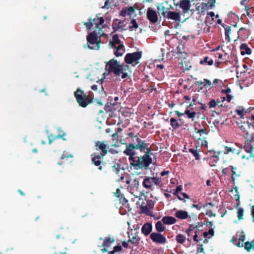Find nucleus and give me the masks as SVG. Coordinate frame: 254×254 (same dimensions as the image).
I'll return each instance as SVG.
<instances>
[{"instance_id": "nucleus-1", "label": "nucleus", "mask_w": 254, "mask_h": 254, "mask_svg": "<svg viewBox=\"0 0 254 254\" xmlns=\"http://www.w3.org/2000/svg\"><path fill=\"white\" fill-rule=\"evenodd\" d=\"M126 139L129 142L126 143V147L123 153L128 156L130 165L135 170L147 169L152 163V149L149 144L140 138L139 133L128 132Z\"/></svg>"}, {"instance_id": "nucleus-2", "label": "nucleus", "mask_w": 254, "mask_h": 254, "mask_svg": "<svg viewBox=\"0 0 254 254\" xmlns=\"http://www.w3.org/2000/svg\"><path fill=\"white\" fill-rule=\"evenodd\" d=\"M107 67L109 73H113L117 76H121L122 79L126 78L128 75L126 71L128 69V65L120 64L119 62L114 59L107 63L106 67Z\"/></svg>"}, {"instance_id": "nucleus-3", "label": "nucleus", "mask_w": 254, "mask_h": 254, "mask_svg": "<svg viewBox=\"0 0 254 254\" xmlns=\"http://www.w3.org/2000/svg\"><path fill=\"white\" fill-rule=\"evenodd\" d=\"M74 96L79 105L83 108L86 107L93 102L92 98L89 95H86L84 92L80 88L74 92Z\"/></svg>"}, {"instance_id": "nucleus-4", "label": "nucleus", "mask_w": 254, "mask_h": 254, "mask_svg": "<svg viewBox=\"0 0 254 254\" xmlns=\"http://www.w3.org/2000/svg\"><path fill=\"white\" fill-rule=\"evenodd\" d=\"M87 43L85 45L84 47H88L92 50H99L100 48V45L101 42V39L97 36V33L95 31L90 33L87 36Z\"/></svg>"}, {"instance_id": "nucleus-5", "label": "nucleus", "mask_w": 254, "mask_h": 254, "mask_svg": "<svg viewBox=\"0 0 254 254\" xmlns=\"http://www.w3.org/2000/svg\"><path fill=\"white\" fill-rule=\"evenodd\" d=\"M142 57L141 52H136L132 53H127L125 57V62L127 64H131L134 66L139 63L138 60Z\"/></svg>"}, {"instance_id": "nucleus-6", "label": "nucleus", "mask_w": 254, "mask_h": 254, "mask_svg": "<svg viewBox=\"0 0 254 254\" xmlns=\"http://www.w3.org/2000/svg\"><path fill=\"white\" fill-rule=\"evenodd\" d=\"M161 183V179L157 177H146L142 182V186L146 189L153 190L154 185H159Z\"/></svg>"}, {"instance_id": "nucleus-7", "label": "nucleus", "mask_w": 254, "mask_h": 254, "mask_svg": "<svg viewBox=\"0 0 254 254\" xmlns=\"http://www.w3.org/2000/svg\"><path fill=\"white\" fill-rule=\"evenodd\" d=\"M194 130L196 133H198L199 137L198 138V143L201 146L207 147L208 142L206 140V135L208 134V131L206 128H203L201 129H197L196 127L194 128Z\"/></svg>"}, {"instance_id": "nucleus-8", "label": "nucleus", "mask_w": 254, "mask_h": 254, "mask_svg": "<svg viewBox=\"0 0 254 254\" xmlns=\"http://www.w3.org/2000/svg\"><path fill=\"white\" fill-rule=\"evenodd\" d=\"M150 238L153 243L163 245L167 243L166 237L161 232H153L150 235Z\"/></svg>"}, {"instance_id": "nucleus-9", "label": "nucleus", "mask_w": 254, "mask_h": 254, "mask_svg": "<svg viewBox=\"0 0 254 254\" xmlns=\"http://www.w3.org/2000/svg\"><path fill=\"white\" fill-rule=\"evenodd\" d=\"M125 20H120L117 18L114 19L112 25V28L113 29L112 33H115L119 30H121L122 31H126V24H125Z\"/></svg>"}, {"instance_id": "nucleus-10", "label": "nucleus", "mask_w": 254, "mask_h": 254, "mask_svg": "<svg viewBox=\"0 0 254 254\" xmlns=\"http://www.w3.org/2000/svg\"><path fill=\"white\" fill-rule=\"evenodd\" d=\"M146 17L149 22L155 24L158 20V16L156 11L151 7H148L146 11Z\"/></svg>"}, {"instance_id": "nucleus-11", "label": "nucleus", "mask_w": 254, "mask_h": 254, "mask_svg": "<svg viewBox=\"0 0 254 254\" xmlns=\"http://www.w3.org/2000/svg\"><path fill=\"white\" fill-rule=\"evenodd\" d=\"M95 146L97 147L96 149L97 150L101 151V152L99 154L104 157L107 154L109 146L106 141H98L96 142Z\"/></svg>"}, {"instance_id": "nucleus-12", "label": "nucleus", "mask_w": 254, "mask_h": 254, "mask_svg": "<svg viewBox=\"0 0 254 254\" xmlns=\"http://www.w3.org/2000/svg\"><path fill=\"white\" fill-rule=\"evenodd\" d=\"M162 15L168 19L179 21L181 19L180 14L179 12L168 11H163L161 12Z\"/></svg>"}, {"instance_id": "nucleus-13", "label": "nucleus", "mask_w": 254, "mask_h": 254, "mask_svg": "<svg viewBox=\"0 0 254 254\" xmlns=\"http://www.w3.org/2000/svg\"><path fill=\"white\" fill-rule=\"evenodd\" d=\"M91 157L92 164L98 167L99 170H102L103 168L101 165H104V163L103 162L102 163L101 159H103L104 157L100 154H96L95 153L92 154Z\"/></svg>"}, {"instance_id": "nucleus-14", "label": "nucleus", "mask_w": 254, "mask_h": 254, "mask_svg": "<svg viewBox=\"0 0 254 254\" xmlns=\"http://www.w3.org/2000/svg\"><path fill=\"white\" fill-rule=\"evenodd\" d=\"M93 25H95V29L98 30L99 31L103 28V23L105 22L103 17H99L97 15H96L95 18L92 19Z\"/></svg>"}, {"instance_id": "nucleus-15", "label": "nucleus", "mask_w": 254, "mask_h": 254, "mask_svg": "<svg viewBox=\"0 0 254 254\" xmlns=\"http://www.w3.org/2000/svg\"><path fill=\"white\" fill-rule=\"evenodd\" d=\"M193 0H181L179 2L180 7L184 13L187 12L191 7L190 2Z\"/></svg>"}, {"instance_id": "nucleus-16", "label": "nucleus", "mask_w": 254, "mask_h": 254, "mask_svg": "<svg viewBox=\"0 0 254 254\" xmlns=\"http://www.w3.org/2000/svg\"><path fill=\"white\" fill-rule=\"evenodd\" d=\"M153 226L151 223H145L141 228V233L145 236H147L152 231Z\"/></svg>"}, {"instance_id": "nucleus-17", "label": "nucleus", "mask_w": 254, "mask_h": 254, "mask_svg": "<svg viewBox=\"0 0 254 254\" xmlns=\"http://www.w3.org/2000/svg\"><path fill=\"white\" fill-rule=\"evenodd\" d=\"M121 41L119 39V37L118 34L113 35L112 39L109 41V46L110 48H114L117 47V45L121 44Z\"/></svg>"}, {"instance_id": "nucleus-18", "label": "nucleus", "mask_w": 254, "mask_h": 254, "mask_svg": "<svg viewBox=\"0 0 254 254\" xmlns=\"http://www.w3.org/2000/svg\"><path fill=\"white\" fill-rule=\"evenodd\" d=\"M128 242L135 245H138L139 243L140 238L139 237L138 233L136 232L134 234H131V236L128 235Z\"/></svg>"}, {"instance_id": "nucleus-19", "label": "nucleus", "mask_w": 254, "mask_h": 254, "mask_svg": "<svg viewBox=\"0 0 254 254\" xmlns=\"http://www.w3.org/2000/svg\"><path fill=\"white\" fill-rule=\"evenodd\" d=\"M228 168H230L232 172L231 179L233 183L234 184L236 178L241 176V172L238 171L237 168L235 166L230 165Z\"/></svg>"}, {"instance_id": "nucleus-20", "label": "nucleus", "mask_w": 254, "mask_h": 254, "mask_svg": "<svg viewBox=\"0 0 254 254\" xmlns=\"http://www.w3.org/2000/svg\"><path fill=\"white\" fill-rule=\"evenodd\" d=\"M115 48L114 53L117 57H122L125 52V48L123 44H120Z\"/></svg>"}, {"instance_id": "nucleus-21", "label": "nucleus", "mask_w": 254, "mask_h": 254, "mask_svg": "<svg viewBox=\"0 0 254 254\" xmlns=\"http://www.w3.org/2000/svg\"><path fill=\"white\" fill-rule=\"evenodd\" d=\"M162 222L166 225H172L176 223L177 220L175 218L172 216H164L162 218Z\"/></svg>"}, {"instance_id": "nucleus-22", "label": "nucleus", "mask_w": 254, "mask_h": 254, "mask_svg": "<svg viewBox=\"0 0 254 254\" xmlns=\"http://www.w3.org/2000/svg\"><path fill=\"white\" fill-rule=\"evenodd\" d=\"M175 216L180 219H186L188 217L189 214L186 211L180 210L175 213Z\"/></svg>"}, {"instance_id": "nucleus-23", "label": "nucleus", "mask_w": 254, "mask_h": 254, "mask_svg": "<svg viewBox=\"0 0 254 254\" xmlns=\"http://www.w3.org/2000/svg\"><path fill=\"white\" fill-rule=\"evenodd\" d=\"M240 49L241 50V54L243 56L245 54L250 55L252 53L251 49L246 43H243L240 46Z\"/></svg>"}, {"instance_id": "nucleus-24", "label": "nucleus", "mask_w": 254, "mask_h": 254, "mask_svg": "<svg viewBox=\"0 0 254 254\" xmlns=\"http://www.w3.org/2000/svg\"><path fill=\"white\" fill-rule=\"evenodd\" d=\"M140 209L142 213L145 214L147 216L154 217L152 211L150 210V209L147 206L142 204L140 206Z\"/></svg>"}, {"instance_id": "nucleus-25", "label": "nucleus", "mask_w": 254, "mask_h": 254, "mask_svg": "<svg viewBox=\"0 0 254 254\" xmlns=\"http://www.w3.org/2000/svg\"><path fill=\"white\" fill-rule=\"evenodd\" d=\"M200 64L202 65H212L213 64V60L208 56L204 57L203 60L200 61Z\"/></svg>"}, {"instance_id": "nucleus-26", "label": "nucleus", "mask_w": 254, "mask_h": 254, "mask_svg": "<svg viewBox=\"0 0 254 254\" xmlns=\"http://www.w3.org/2000/svg\"><path fill=\"white\" fill-rule=\"evenodd\" d=\"M223 27L225 29V40L229 42L230 41V34L231 31V27L227 25H223Z\"/></svg>"}, {"instance_id": "nucleus-27", "label": "nucleus", "mask_w": 254, "mask_h": 254, "mask_svg": "<svg viewBox=\"0 0 254 254\" xmlns=\"http://www.w3.org/2000/svg\"><path fill=\"white\" fill-rule=\"evenodd\" d=\"M162 221H159L155 224V229L157 232H163L165 231L166 227L163 225Z\"/></svg>"}, {"instance_id": "nucleus-28", "label": "nucleus", "mask_w": 254, "mask_h": 254, "mask_svg": "<svg viewBox=\"0 0 254 254\" xmlns=\"http://www.w3.org/2000/svg\"><path fill=\"white\" fill-rule=\"evenodd\" d=\"M198 146H196V148H190L189 149V152L191 153L193 156L195 157V159L196 160H200V155H199V151L197 149Z\"/></svg>"}, {"instance_id": "nucleus-29", "label": "nucleus", "mask_w": 254, "mask_h": 254, "mask_svg": "<svg viewBox=\"0 0 254 254\" xmlns=\"http://www.w3.org/2000/svg\"><path fill=\"white\" fill-rule=\"evenodd\" d=\"M115 242L114 239H111L110 236L107 237H106L104 240V242L102 244V247H108L111 243H113Z\"/></svg>"}, {"instance_id": "nucleus-30", "label": "nucleus", "mask_w": 254, "mask_h": 254, "mask_svg": "<svg viewBox=\"0 0 254 254\" xmlns=\"http://www.w3.org/2000/svg\"><path fill=\"white\" fill-rule=\"evenodd\" d=\"M244 249L248 252H250L252 249L254 250V239L251 242L244 243Z\"/></svg>"}, {"instance_id": "nucleus-31", "label": "nucleus", "mask_w": 254, "mask_h": 254, "mask_svg": "<svg viewBox=\"0 0 254 254\" xmlns=\"http://www.w3.org/2000/svg\"><path fill=\"white\" fill-rule=\"evenodd\" d=\"M192 109V108H191V110L187 109L185 112V114L187 116L188 118L191 119L192 121H193V119L196 115V113L194 111H192L191 110Z\"/></svg>"}, {"instance_id": "nucleus-32", "label": "nucleus", "mask_w": 254, "mask_h": 254, "mask_svg": "<svg viewBox=\"0 0 254 254\" xmlns=\"http://www.w3.org/2000/svg\"><path fill=\"white\" fill-rule=\"evenodd\" d=\"M170 125L174 129H177L180 127L182 125L180 124L178 121L174 118L170 119Z\"/></svg>"}, {"instance_id": "nucleus-33", "label": "nucleus", "mask_w": 254, "mask_h": 254, "mask_svg": "<svg viewBox=\"0 0 254 254\" xmlns=\"http://www.w3.org/2000/svg\"><path fill=\"white\" fill-rule=\"evenodd\" d=\"M138 27L136 19H132L129 23V30L132 31Z\"/></svg>"}, {"instance_id": "nucleus-34", "label": "nucleus", "mask_w": 254, "mask_h": 254, "mask_svg": "<svg viewBox=\"0 0 254 254\" xmlns=\"http://www.w3.org/2000/svg\"><path fill=\"white\" fill-rule=\"evenodd\" d=\"M186 239V237L181 234L177 235L176 237V240L177 243L181 244H183L185 242Z\"/></svg>"}, {"instance_id": "nucleus-35", "label": "nucleus", "mask_w": 254, "mask_h": 254, "mask_svg": "<svg viewBox=\"0 0 254 254\" xmlns=\"http://www.w3.org/2000/svg\"><path fill=\"white\" fill-rule=\"evenodd\" d=\"M196 228H197V226H195V225L193 224H190L189 228L186 230L185 232L187 235L191 236L192 235L193 231L196 229Z\"/></svg>"}, {"instance_id": "nucleus-36", "label": "nucleus", "mask_w": 254, "mask_h": 254, "mask_svg": "<svg viewBox=\"0 0 254 254\" xmlns=\"http://www.w3.org/2000/svg\"><path fill=\"white\" fill-rule=\"evenodd\" d=\"M244 210L243 208L240 207L238 208L237 217L239 220H243L244 219Z\"/></svg>"}, {"instance_id": "nucleus-37", "label": "nucleus", "mask_w": 254, "mask_h": 254, "mask_svg": "<svg viewBox=\"0 0 254 254\" xmlns=\"http://www.w3.org/2000/svg\"><path fill=\"white\" fill-rule=\"evenodd\" d=\"M62 137V135H61L60 134L57 135H54L52 134H50L48 136V139H49V143L51 144L52 142L58 138H61Z\"/></svg>"}, {"instance_id": "nucleus-38", "label": "nucleus", "mask_w": 254, "mask_h": 254, "mask_svg": "<svg viewBox=\"0 0 254 254\" xmlns=\"http://www.w3.org/2000/svg\"><path fill=\"white\" fill-rule=\"evenodd\" d=\"M122 247L121 246H115L113 250L108 252V254H115L117 252H120L122 250Z\"/></svg>"}, {"instance_id": "nucleus-39", "label": "nucleus", "mask_w": 254, "mask_h": 254, "mask_svg": "<svg viewBox=\"0 0 254 254\" xmlns=\"http://www.w3.org/2000/svg\"><path fill=\"white\" fill-rule=\"evenodd\" d=\"M219 160V157H217V156H211L210 158V162L211 163L212 166H215V164L218 162Z\"/></svg>"}, {"instance_id": "nucleus-40", "label": "nucleus", "mask_w": 254, "mask_h": 254, "mask_svg": "<svg viewBox=\"0 0 254 254\" xmlns=\"http://www.w3.org/2000/svg\"><path fill=\"white\" fill-rule=\"evenodd\" d=\"M196 10L198 11L200 14H204L206 9L205 8L203 5H202L201 3L199 5L196 7Z\"/></svg>"}, {"instance_id": "nucleus-41", "label": "nucleus", "mask_w": 254, "mask_h": 254, "mask_svg": "<svg viewBox=\"0 0 254 254\" xmlns=\"http://www.w3.org/2000/svg\"><path fill=\"white\" fill-rule=\"evenodd\" d=\"M244 137L247 139L248 140L252 142L254 138V136L252 134L249 133L248 131H246L245 134L244 135Z\"/></svg>"}, {"instance_id": "nucleus-42", "label": "nucleus", "mask_w": 254, "mask_h": 254, "mask_svg": "<svg viewBox=\"0 0 254 254\" xmlns=\"http://www.w3.org/2000/svg\"><path fill=\"white\" fill-rule=\"evenodd\" d=\"M112 170L116 174H118L121 169V165L119 164H115L112 166Z\"/></svg>"}, {"instance_id": "nucleus-43", "label": "nucleus", "mask_w": 254, "mask_h": 254, "mask_svg": "<svg viewBox=\"0 0 254 254\" xmlns=\"http://www.w3.org/2000/svg\"><path fill=\"white\" fill-rule=\"evenodd\" d=\"M205 215L209 217H215L216 215V213H213L211 210L208 209V208H206L205 211Z\"/></svg>"}, {"instance_id": "nucleus-44", "label": "nucleus", "mask_w": 254, "mask_h": 254, "mask_svg": "<svg viewBox=\"0 0 254 254\" xmlns=\"http://www.w3.org/2000/svg\"><path fill=\"white\" fill-rule=\"evenodd\" d=\"M214 229L215 226L214 225V226L211 227V228L207 231V233L209 235H210V237H208L209 239L214 236Z\"/></svg>"}, {"instance_id": "nucleus-45", "label": "nucleus", "mask_w": 254, "mask_h": 254, "mask_svg": "<svg viewBox=\"0 0 254 254\" xmlns=\"http://www.w3.org/2000/svg\"><path fill=\"white\" fill-rule=\"evenodd\" d=\"M209 108H213L217 106V103L214 99L211 100L208 103Z\"/></svg>"}, {"instance_id": "nucleus-46", "label": "nucleus", "mask_w": 254, "mask_h": 254, "mask_svg": "<svg viewBox=\"0 0 254 254\" xmlns=\"http://www.w3.org/2000/svg\"><path fill=\"white\" fill-rule=\"evenodd\" d=\"M155 204V201H153L152 200H147V204L145 205L146 206H147L148 208L150 209H152L154 207Z\"/></svg>"}, {"instance_id": "nucleus-47", "label": "nucleus", "mask_w": 254, "mask_h": 254, "mask_svg": "<svg viewBox=\"0 0 254 254\" xmlns=\"http://www.w3.org/2000/svg\"><path fill=\"white\" fill-rule=\"evenodd\" d=\"M84 25L87 27V29L90 30L92 27L93 26V22H92V19L90 18L88 22L85 23Z\"/></svg>"}, {"instance_id": "nucleus-48", "label": "nucleus", "mask_w": 254, "mask_h": 254, "mask_svg": "<svg viewBox=\"0 0 254 254\" xmlns=\"http://www.w3.org/2000/svg\"><path fill=\"white\" fill-rule=\"evenodd\" d=\"M126 8L128 13V15H131L135 11V8L134 6H130L129 7Z\"/></svg>"}, {"instance_id": "nucleus-49", "label": "nucleus", "mask_w": 254, "mask_h": 254, "mask_svg": "<svg viewBox=\"0 0 254 254\" xmlns=\"http://www.w3.org/2000/svg\"><path fill=\"white\" fill-rule=\"evenodd\" d=\"M132 185L133 186V187L138 188L139 187V185H140L138 180L137 179H136V178L134 179L133 180V182H132Z\"/></svg>"}, {"instance_id": "nucleus-50", "label": "nucleus", "mask_w": 254, "mask_h": 254, "mask_svg": "<svg viewBox=\"0 0 254 254\" xmlns=\"http://www.w3.org/2000/svg\"><path fill=\"white\" fill-rule=\"evenodd\" d=\"M120 15L123 17H125L127 15H128V13L127 12V11L126 7L122 9V10L120 12Z\"/></svg>"}, {"instance_id": "nucleus-51", "label": "nucleus", "mask_w": 254, "mask_h": 254, "mask_svg": "<svg viewBox=\"0 0 254 254\" xmlns=\"http://www.w3.org/2000/svg\"><path fill=\"white\" fill-rule=\"evenodd\" d=\"M113 106H112V104H110V105L106 104L105 106V110L107 112H110L112 111Z\"/></svg>"}, {"instance_id": "nucleus-52", "label": "nucleus", "mask_w": 254, "mask_h": 254, "mask_svg": "<svg viewBox=\"0 0 254 254\" xmlns=\"http://www.w3.org/2000/svg\"><path fill=\"white\" fill-rule=\"evenodd\" d=\"M193 241L196 243L199 242V241H202L203 240V239H198V235L196 234V232H194V235L193 237Z\"/></svg>"}, {"instance_id": "nucleus-53", "label": "nucleus", "mask_w": 254, "mask_h": 254, "mask_svg": "<svg viewBox=\"0 0 254 254\" xmlns=\"http://www.w3.org/2000/svg\"><path fill=\"white\" fill-rule=\"evenodd\" d=\"M202 225H205L206 226H210V227L214 226V224L212 221L205 220L202 222Z\"/></svg>"}, {"instance_id": "nucleus-54", "label": "nucleus", "mask_w": 254, "mask_h": 254, "mask_svg": "<svg viewBox=\"0 0 254 254\" xmlns=\"http://www.w3.org/2000/svg\"><path fill=\"white\" fill-rule=\"evenodd\" d=\"M209 5V9H212L213 7L214 6V4L216 2L215 0H209L207 2Z\"/></svg>"}, {"instance_id": "nucleus-55", "label": "nucleus", "mask_w": 254, "mask_h": 254, "mask_svg": "<svg viewBox=\"0 0 254 254\" xmlns=\"http://www.w3.org/2000/svg\"><path fill=\"white\" fill-rule=\"evenodd\" d=\"M203 84H204V81H202L201 80L196 81L194 83V84L196 85H198V86L203 85V87H201V88H200L201 89H203V87L206 86V85Z\"/></svg>"}, {"instance_id": "nucleus-56", "label": "nucleus", "mask_w": 254, "mask_h": 254, "mask_svg": "<svg viewBox=\"0 0 254 254\" xmlns=\"http://www.w3.org/2000/svg\"><path fill=\"white\" fill-rule=\"evenodd\" d=\"M221 92L223 94H225L226 95H228V94H230V93L231 92V89L229 87H228L226 89H223L221 91Z\"/></svg>"}, {"instance_id": "nucleus-57", "label": "nucleus", "mask_w": 254, "mask_h": 254, "mask_svg": "<svg viewBox=\"0 0 254 254\" xmlns=\"http://www.w3.org/2000/svg\"><path fill=\"white\" fill-rule=\"evenodd\" d=\"M110 7V3L109 2V0H106L105 1L104 5L102 6V8L108 9Z\"/></svg>"}, {"instance_id": "nucleus-58", "label": "nucleus", "mask_w": 254, "mask_h": 254, "mask_svg": "<svg viewBox=\"0 0 254 254\" xmlns=\"http://www.w3.org/2000/svg\"><path fill=\"white\" fill-rule=\"evenodd\" d=\"M244 111V109L241 110H238L237 109L235 112L237 113V114L240 116L241 118H243L244 116L243 112Z\"/></svg>"}, {"instance_id": "nucleus-59", "label": "nucleus", "mask_w": 254, "mask_h": 254, "mask_svg": "<svg viewBox=\"0 0 254 254\" xmlns=\"http://www.w3.org/2000/svg\"><path fill=\"white\" fill-rule=\"evenodd\" d=\"M120 194H121L120 189L119 188H118L116 190V192H115V195L117 197L119 198L120 201H121Z\"/></svg>"}, {"instance_id": "nucleus-60", "label": "nucleus", "mask_w": 254, "mask_h": 254, "mask_svg": "<svg viewBox=\"0 0 254 254\" xmlns=\"http://www.w3.org/2000/svg\"><path fill=\"white\" fill-rule=\"evenodd\" d=\"M208 206L213 207H214V204L211 202H208V203H206L205 204L202 205V207L204 208H208Z\"/></svg>"}, {"instance_id": "nucleus-61", "label": "nucleus", "mask_w": 254, "mask_h": 254, "mask_svg": "<svg viewBox=\"0 0 254 254\" xmlns=\"http://www.w3.org/2000/svg\"><path fill=\"white\" fill-rule=\"evenodd\" d=\"M202 207V205L200 206L198 204H193L191 206V208H196L198 210H200Z\"/></svg>"}, {"instance_id": "nucleus-62", "label": "nucleus", "mask_w": 254, "mask_h": 254, "mask_svg": "<svg viewBox=\"0 0 254 254\" xmlns=\"http://www.w3.org/2000/svg\"><path fill=\"white\" fill-rule=\"evenodd\" d=\"M196 115H197V118H200L202 120H205L206 116L203 114L202 116H201V114L200 112H198L196 113Z\"/></svg>"}, {"instance_id": "nucleus-63", "label": "nucleus", "mask_w": 254, "mask_h": 254, "mask_svg": "<svg viewBox=\"0 0 254 254\" xmlns=\"http://www.w3.org/2000/svg\"><path fill=\"white\" fill-rule=\"evenodd\" d=\"M112 137L113 140H118V137H119V135H118V134H117V133H114L112 135Z\"/></svg>"}, {"instance_id": "nucleus-64", "label": "nucleus", "mask_w": 254, "mask_h": 254, "mask_svg": "<svg viewBox=\"0 0 254 254\" xmlns=\"http://www.w3.org/2000/svg\"><path fill=\"white\" fill-rule=\"evenodd\" d=\"M251 215L253 219H254V205H253L251 207Z\"/></svg>"}]
</instances>
